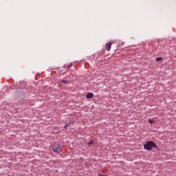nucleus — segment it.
Wrapping results in <instances>:
<instances>
[{
  "label": "nucleus",
  "instance_id": "obj_5",
  "mask_svg": "<svg viewBox=\"0 0 176 176\" xmlns=\"http://www.w3.org/2000/svg\"><path fill=\"white\" fill-rule=\"evenodd\" d=\"M72 124H74V123L72 122L65 123V125L64 126V129H67V127L72 126Z\"/></svg>",
  "mask_w": 176,
  "mask_h": 176
},
{
  "label": "nucleus",
  "instance_id": "obj_3",
  "mask_svg": "<svg viewBox=\"0 0 176 176\" xmlns=\"http://www.w3.org/2000/svg\"><path fill=\"white\" fill-rule=\"evenodd\" d=\"M93 97H94V94L91 92H89L86 95L87 100H90L91 98H93Z\"/></svg>",
  "mask_w": 176,
  "mask_h": 176
},
{
  "label": "nucleus",
  "instance_id": "obj_9",
  "mask_svg": "<svg viewBox=\"0 0 176 176\" xmlns=\"http://www.w3.org/2000/svg\"><path fill=\"white\" fill-rule=\"evenodd\" d=\"M94 144V142L93 140H90L88 143L87 145H93Z\"/></svg>",
  "mask_w": 176,
  "mask_h": 176
},
{
  "label": "nucleus",
  "instance_id": "obj_10",
  "mask_svg": "<svg viewBox=\"0 0 176 176\" xmlns=\"http://www.w3.org/2000/svg\"><path fill=\"white\" fill-rule=\"evenodd\" d=\"M72 63H70V65H68L67 67V68H71V67H72Z\"/></svg>",
  "mask_w": 176,
  "mask_h": 176
},
{
  "label": "nucleus",
  "instance_id": "obj_6",
  "mask_svg": "<svg viewBox=\"0 0 176 176\" xmlns=\"http://www.w3.org/2000/svg\"><path fill=\"white\" fill-rule=\"evenodd\" d=\"M162 60H163V58L162 57H157L156 58L155 60L157 61V63H160V61H162Z\"/></svg>",
  "mask_w": 176,
  "mask_h": 176
},
{
  "label": "nucleus",
  "instance_id": "obj_11",
  "mask_svg": "<svg viewBox=\"0 0 176 176\" xmlns=\"http://www.w3.org/2000/svg\"><path fill=\"white\" fill-rule=\"evenodd\" d=\"M98 176H108V175H102V174L100 173Z\"/></svg>",
  "mask_w": 176,
  "mask_h": 176
},
{
  "label": "nucleus",
  "instance_id": "obj_8",
  "mask_svg": "<svg viewBox=\"0 0 176 176\" xmlns=\"http://www.w3.org/2000/svg\"><path fill=\"white\" fill-rule=\"evenodd\" d=\"M148 123H149L150 124H153V123H155V120L149 119V120H148Z\"/></svg>",
  "mask_w": 176,
  "mask_h": 176
},
{
  "label": "nucleus",
  "instance_id": "obj_2",
  "mask_svg": "<svg viewBox=\"0 0 176 176\" xmlns=\"http://www.w3.org/2000/svg\"><path fill=\"white\" fill-rule=\"evenodd\" d=\"M52 151L54 153H61L63 152V148L61 145L55 144L52 146Z\"/></svg>",
  "mask_w": 176,
  "mask_h": 176
},
{
  "label": "nucleus",
  "instance_id": "obj_7",
  "mask_svg": "<svg viewBox=\"0 0 176 176\" xmlns=\"http://www.w3.org/2000/svg\"><path fill=\"white\" fill-rule=\"evenodd\" d=\"M62 83H64L65 85H68L69 83V81L67 80H61Z\"/></svg>",
  "mask_w": 176,
  "mask_h": 176
},
{
  "label": "nucleus",
  "instance_id": "obj_4",
  "mask_svg": "<svg viewBox=\"0 0 176 176\" xmlns=\"http://www.w3.org/2000/svg\"><path fill=\"white\" fill-rule=\"evenodd\" d=\"M111 47H112V43L108 42L106 44V50H107V52H109L111 50Z\"/></svg>",
  "mask_w": 176,
  "mask_h": 176
},
{
  "label": "nucleus",
  "instance_id": "obj_1",
  "mask_svg": "<svg viewBox=\"0 0 176 176\" xmlns=\"http://www.w3.org/2000/svg\"><path fill=\"white\" fill-rule=\"evenodd\" d=\"M143 146L145 151H152L153 148H155L156 149H157L158 148L156 143H155L153 141H148L146 142V144H144Z\"/></svg>",
  "mask_w": 176,
  "mask_h": 176
}]
</instances>
